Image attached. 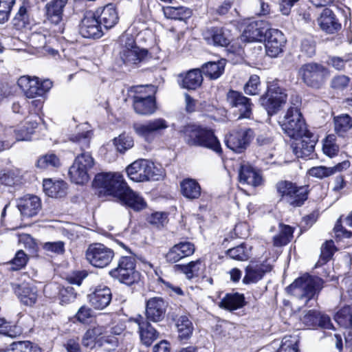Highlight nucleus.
I'll return each instance as SVG.
<instances>
[{"mask_svg": "<svg viewBox=\"0 0 352 352\" xmlns=\"http://www.w3.org/2000/svg\"><path fill=\"white\" fill-rule=\"evenodd\" d=\"M178 338L180 340H188L193 332V324L186 316H179L176 321Z\"/></svg>", "mask_w": 352, "mask_h": 352, "instance_id": "obj_42", "label": "nucleus"}, {"mask_svg": "<svg viewBox=\"0 0 352 352\" xmlns=\"http://www.w3.org/2000/svg\"><path fill=\"white\" fill-rule=\"evenodd\" d=\"M167 303L161 297L149 298L146 304V318L157 322L162 320L165 316Z\"/></svg>", "mask_w": 352, "mask_h": 352, "instance_id": "obj_23", "label": "nucleus"}, {"mask_svg": "<svg viewBox=\"0 0 352 352\" xmlns=\"http://www.w3.org/2000/svg\"><path fill=\"white\" fill-rule=\"evenodd\" d=\"M226 60L221 59L217 62L205 63L201 68V74L210 79L215 80L219 78L224 72Z\"/></svg>", "mask_w": 352, "mask_h": 352, "instance_id": "obj_41", "label": "nucleus"}, {"mask_svg": "<svg viewBox=\"0 0 352 352\" xmlns=\"http://www.w3.org/2000/svg\"><path fill=\"white\" fill-rule=\"evenodd\" d=\"M0 352H41V350L37 345L23 341L13 342L6 349L0 350Z\"/></svg>", "mask_w": 352, "mask_h": 352, "instance_id": "obj_49", "label": "nucleus"}, {"mask_svg": "<svg viewBox=\"0 0 352 352\" xmlns=\"http://www.w3.org/2000/svg\"><path fill=\"white\" fill-rule=\"evenodd\" d=\"M298 138L300 140L296 139V141L292 144L293 153L297 157H309L314 151L316 137L309 131Z\"/></svg>", "mask_w": 352, "mask_h": 352, "instance_id": "obj_22", "label": "nucleus"}, {"mask_svg": "<svg viewBox=\"0 0 352 352\" xmlns=\"http://www.w3.org/2000/svg\"><path fill=\"white\" fill-rule=\"evenodd\" d=\"M279 228V233L273 238V243L276 247L287 245L293 238L294 228L292 227L280 223Z\"/></svg>", "mask_w": 352, "mask_h": 352, "instance_id": "obj_45", "label": "nucleus"}, {"mask_svg": "<svg viewBox=\"0 0 352 352\" xmlns=\"http://www.w3.org/2000/svg\"><path fill=\"white\" fill-rule=\"evenodd\" d=\"M182 194L188 199H198L201 195V186L193 179L186 178L180 183Z\"/></svg>", "mask_w": 352, "mask_h": 352, "instance_id": "obj_39", "label": "nucleus"}, {"mask_svg": "<svg viewBox=\"0 0 352 352\" xmlns=\"http://www.w3.org/2000/svg\"><path fill=\"white\" fill-rule=\"evenodd\" d=\"M41 118L35 115L28 118L24 123L21 124L16 129H10L5 133L6 139H12L14 143L16 141H28L31 139V135L34 133V130L38 126V120Z\"/></svg>", "mask_w": 352, "mask_h": 352, "instance_id": "obj_16", "label": "nucleus"}, {"mask_svg": "<svg viewBox=\"0 0 352 352\" xmlns=\"http://www.w3.org/2000/svg\"><path fill=\"white\" fill-rule=\"evenodd\" d=\"M92 135L89 125L87 123H84L78 126V133L73 135L70 140L73 142L78 144L82 150H85L89 147Z\"/></svg>", "mask_w": 352, "mask_h": 352, "instance_id": "obj_37", "label": "nucleus"}, {"mask_svg": "<svg viewBox=\"0 0 352 352\" xmlns=\"http://www.w3.org/2000/svg\"><path fill=\"white\" fill-rule=\"evenodd\" d=\"M272 270L270 264L267 261L257 263H251L245 269V275L243 279L245 284L255 283L260 280L264 274Z\"/></svg>", "mask_w": 352, "mask_h": 352, "instance_id": "obj_28", "label": "nucleus"}, {"mask_svg": "<svg viewBox=\"0 0 352 352\" xmlns=\"http://www.w3.org/2000/svg\"><path fill=\"white\" fill-rule=\"evenodd\" d=\"M276 190L282 198L294 207L302 206L307 199V186H297L294 184L281 181L277 183Z\"/></svg>", "mask_w": 352, "mask_h": 352, "instance_id": "obj_9", "label": "nucleus"}, {"mask_svg": "<svg viewBox=\"0 0 352 352\" xmlns=\"http://www.w3.org/2000/svg\"><path fill=\"white\" fill-rule=\"evenodd\" d=\"M59 296L60 302L63 305H66L74 302L76 298L74 289L71 286L61 288L59 291Z\"/></svg>", "mask_w": 352, "mask_h": 352, "instance_id": "obj_60", "label": "nucleus"}, {"mask_svg": "<svg viewBox=\"0 0 352 352\" xmlns=\"http://www.w3.org/2000/svg\"><path fill=\"white\" fill-rule=\"evenodd\" d=\"M335 130L340 135L352 128V119L348 114H342L334 118Z\"/></svg>", "mask_w": 352, "mask_h": 352, "instance_id": "obj_50", "label": "nucleus"}, {"mask_svg": "<svg viewBox=\"0 0 352 352\" xmlns=\"http://www.w3.org/2000/svg\"><path fill=\"white\" fill-rule=\"evenodd\" d=\"M17 207L24 217H32L41 209V201L36 195H27L18 200Z\"/></svg>", "mask_w": 352, "mask_h": 352, "instance_id": "obj_24", "label": "nucleus"}, {"mask_svg": "<svg viewBox=\"0 0 352 352\" xmlns=\"http://www.w3.org/2000/svg\"><path fill=\"white\" fill-rule=\"evenodd\" d=\"M126 173L130 179L136 182L148 180L157 181L163 177L161 168L151 161L144 159L138 160L126 167Z\"/></svg>", "mask_w": 352, "mask_h": 352, "instance_id": "obj_5", "label": "nucleus"}, {"mask_svg": "<svg viewBox=\"0 0 352 352\" xmlns=\"http://www.w3.org/2000/svg\"><path fill=\"white\" fill-rule=\"evenodd\" d=\"M43 190L51 197L59 198L64 197L67 192V184L62 180L53 182L51 179L43 180Z\"/></svg>", "mask_w": 352, "mask_h": 352, "instance_id": "obj_35", "label": "nucleus"}, {"mask_svg": "<svg viewBox=\"0 0 352 352\" xmlns=\"http://www.w3.org/2000/svg\"><path fill=\"white\" fill-rule=\"evenodd\" d=\"M279 122L283 131L291 138L298 139L309 132L302 116L297 107H290Z\"/></svg>", "mask_w": 352, "mask_h": 352, "instance_id": "obj_8", "label": "nucleus"}, {"mask_svg": "<svg viewBox=\"0 0 352 352\" xmlns=\"http://www.w3.org/2000/svg\"><path fill=\"white\" fill-rule=\"evenodd\" d=\"M168 124L163 118L150 120L145 123H135L133 128L137 135L147 142L154 139L155 134L160 133L166 129Z\"/></svg>", "mask_w": 352, "mask_h": 352, "instance_id": "obj_15", "label": "nucleus"}, {"mask_svg": "<svg viewBox=\"0 0 352 352\" xmlns=\"http://www.w3.org/2000/svg\"><path fill=\"white\" fill-rule=\"evenodd\" d=\"M287 94L282 89L275 85L268 87L267 93L260 98L261 104L266 109L268 115L276 113L279 108L286 102Z\"/></svg>", "mask_w": 352, "mask_h": 352, "instance_id": "obj_14", "label": "nucleus"}, {"mask_svg": "<svg viewBox=\"0 0 352 352\" xmlns=\"http://www.w3.org/2000/svg\"><path fill=\"white\" fill-rule=\"evenodd\" d=\"M204 38L210 45L227 46L231 41L228 32L222 28L212 27L204 32Z\"/></svg>", "mask_w": 352, "mask_h": 352, "instance_id": "obj_27", "label": "nucleus"}, {"mask_svg": "<svg viewBox=\"0 0 352 352\" xmlns=\"http://www.w3.org/2000/svg\"><path fill=\"white\" fill-rule=\"evenodd\" d=\"M101 25L95 12H87L81 21L80 33L85 38H99L103 34Z\"/></svg>", "mask_w": 352, "mask_h": 352, "instance_id": "obj_17", "label": "nucleus"}, {"mask_svg": "<svg viewBox=\"0 0 352 352\" xmlns=\"http://www.w3.org/2000/svg\"><path fill=\"white\" fill-rule=\"evenodd\" d=\"M239 181L252 186H258L262 183L260 173L249 164H243L239 170Z\"/></svg>", "mask_w": 352, "mask_h": 352, "instance_id": "obj_32", "label": "nucleus"}, {"mask_svg": "<svg viewBox=\"0 0 352 352\" xmlns=\"http://www.w3.org/2000/svg\"><path fill=\"white\" fill-rule=\"evenodd\" d=\"M133 109L136 113L142 116H150L156 111L155 99H147L133 102Z\"/></svg>", "mask_w": 352, "mask_h": 352, "instance_id": "obj_47", "label": "nucleus"}, {"mask_svg": "<svg viewBox=\"0 0 352 352\" xmlns=\"http://www.w3.org/2000/svg\"><path fill=\"white\" fill-rule=\"evenodd\" d=\"M270 29L264 21H252L246 26L241 38L247 42L262 41Z\"/></svg>", "mask_w": 352, "mask_h": 352, "instance_id": "obj_19", "label": "nucleus"}, {"mask_svg": "<svg viewBox=\"0 0 352 352\" xmlns=\"http://www.w3.org/2000/svg\"><path fill=\"white\" fill-rule=\"evenodd\" d=\"M17 85L27 98H35L47 92L52 87V82L49 79L39 80L35 76H23L18 79Z\"/></svg>", "mask_w": 352, "mask_h": 352, "instance_id": "obj_10", "label": "nucleus"}, {"mask_svg": "<svg viewBox=\"0 0 352 352\" xmlns=\"http://www.w3.org/2000/svg\"><path fill=\"white\" fill-rule=\"evenodd\" d=\"M337 323L344 328L352 325V312L349 307H345L339 310L334 316Z\"/></svg>", "mask_w": 352, "mask_h": 352, "instance_id": "obj_52", "label": "nucleus"}, {"mask_svg": "<svg viewBox=\"0 0 352 352\" xmlns=\"http://www.w3.org/2000/svg\"><path fill=\"white\" fill-rule=\"evenodd\" d=\"M252 246L242 243L227 250L226 254L232 259L247 261L251 256Z\"/></svg>", "mask_w": 352, "mask_h": 352, "instance_id": "obj_46", "label": "nucleus"}, {"mask_svg": "<svg viewBox=\"0 0 352 352\" xmlns=\"http://www.w3.org/2000/svg\"><path fill=\"white\" fill-rule=\"evenodd\" d=\"M67 0H52L45 5L47 19L58 27L55 31L63 32V9Z\"/></svg>", "mask_w": 352, "mask_h": 352, "instance_id": "obj_21", "label": "nucleus"}, {"mask_svg": "<svg viewBox=\"0 0 352 352\" xmlns=\"http://www.w3.org/2000/svg\"><path fill=\"white\" fill-rule=\"evenodd\" d=\"M300 320L307 328H315L318 327V312L310 310L306 313Z\"/></svg>", "mask_w": 352, "mask_h": 352, "instance_id": "obj_63", "label": "nucleus"}, {"mask_svg": "<svg viewBox=\"0 0 352 352\" xmlns=\"http://www.w3.org/2000/svg\"><path fill=\"white\" fill-rule=\"evenodd\" d=\"M94 186L100 189V192H104L118 198L127 184L119 173H102L96 175Z\"/></svg>", "mask_w": 352, "mask_h": 352, "instance_id": "obj_6", "label": "nucleus"}, {"mask_svg": "<svg viewBox=\"0 0 352 352\" xmlns=\"http://www.w3.org/2000/svg\"><path fill=\"white\" fill-rule=\"evenodd\" d=\"M253 137L254 132L251 129H237L226 137L225 142L230 149L240 153L247 148Z\"/></svg>", "mask_w": 352, "mask_h": 352, "instance_id": "obj_13", "label": "nucleus"}, {"mask_svg": "<svg viewBox=\"0 0 352 352\" xmlns=\"http://www.w3.org/2000/svg\"><path fill=\"white\" fill-rule=\"evenodd\" d=\"M301 52L309 57L316 53V42L312 37L305 38L301 42Z\"/></svg>", "mask_w": 352, "mask_h": 352, "instance_id": "obj_62", "label": "nucleus"}, {"mask_svg": "<svg viewBox=\"0 0 352 352\" xmlns=\"http://www.w3.org/2000/svg\"><path fill=\"white\" fill-rule=\"evenodd\" d=\"M195 245L189 241H182L173 245L166 253L167 262L175 263L181 259L192 255L195 252Z\"/></svg>", "mask_w": 352, "mask_h": 352, "instance_id": "obj_26", "label": "nucleus"}, {"mask_svg": "<svg viewBox=\"0 0 352 352\" xmlns=\"http://www.w3.org/2000/svg\"><path fill=\"white\" fill-rule=\"evenodd\" d=\"M21 302L28 306L33 305L37 299V293L35 287L28 285H20L16 290Z\"/></svg>", "mask_w": 352, "mask_h": 352, "instance_id": "obj_43", "label": "nucleus"}, {"mask_svg": "<svg viewBox=\"0 0 352 352\" xmlns=\"http://www.w3.org/2000/svg\"><path fill=\"white\" fill-rule=\"evenodd\" d=\"M74 162L89 173L94 166V160L89 153L85 152L78 155Z\"/></svg>", "mask_w": 352, "mask_h": 352, "instance_id": "obj_58", "label": "nucleus"}, {"mask_svg": "<svg viewBox=\"0 0 352 352\" xmlns=\"http://www.w3.org/2000/svg\"><path fill=\"white\" fill-rule=\"evenodd\" d=\"M297 336H285L277 352H298Z\"/></svg>", "mask_w": 352, "mask_h": 352, "instance_id": "obj_53", "label": "nucleus"}, {"mask_svg": "<svg viewBox=\"0 0 352 352\" xmlns=\"http://www.w3.org/2000/svg\"><path fill=\"white\" fill-rule=\"evenodd\" d=\"M120 58L126 65L136 67L147 59L148 51L138 47L133 38L126 36L124 45L120 52Z\"/></svg>", "mask_w": 352, "mask_h": 352, "instance_id": "obj_12", "label": "nucleus"}, {"mask_svg": "<svg viewBox=\"0 0 352 352\" xmlns=\"http://www.w3.org/2000/svg\"><path fill=\"white\" fill-rule=\"evenodd\" d=\"M60 165L59 159L56 155L51 153L45 155L38 160L37 166L41 168L57 167Z\"/></svg>", "mask_w": 352, "mask_h": 352, "instance_id": "obj_59", "label": "nucleus"}, {"mask_svg": "<svg viewBox=\"0 0 352 352\" xmlns=\"http://www.w3.org/2000/svg\"><path fill=\"white\" fill-rule=\"evenodd\" d=\"M260 78L257 75H252L244 85V92L250 96H255L260 92Z\"/></svg>", "mask_w": 352, "mask_h": 352, "instance_id": "obj_57", "label": "nucleus"}, {"mask_svg": "<svg viewBox=\"0 0 352 352\" xmlns=\"http://www.w3.org/2000/svg\"><path fill=\"white\" fill-rule=\"evenodd\" d=\"M113 256V251L102 243L91 244L85 252V257L88 263L98 268L108 266Z\"/></svg>", "mask_w": 352, "mask_h": 352, "instance_id": "obj_11", "label": "nucleus"}, {"mask_svg": "<svg viewBox=\"0 0 352 352\" xmlns=\"http://www.w3.org/2000/svg\"><path fill=\"white\" fill-rule=\"evenodd\" d=\"M317 21L321 30L328 34H333L341 28L333 11L329 8L322 11Z\"/></svg>", "mask_w": 352, "mask_h": 352, "instance_id": "obj_30", "label": "nucleus"}, {"mask_svg": "<svg viewBox=\"0 0 352 352\" xmlns=\"http://www.w3.org/2000/svg\"><path fill=\"white\" fill-rule=\"evenodd\" d=\"M100 23L106 29L113 28L118 21V14L113 4H107L103 8H98L95 12Z\"/></svg>", "mask_w": 352, "mask_h": 352, "instance_id": "obj_31", "label": "nucleus"}, {"mask_svg": "<svg viewBox=\"0 0 352 352\" xmlns=\"http://www.w3.org/2000/svg\"><path fill=\"white\" fill-rule=\"evenodd\" d=\"M69 175L71 180L76 184H83L89 179V173L74 161L69 169Z\"/></svg>", "mask_w": 352, "mask_h": 352, "instance_id": "obj_48", "label": "nucleus"}, {"mask_svg": "<svg viewBox=\"0 0 352 352\" xmlns=\"http://www.w3.org/2000/svg\"><path fill=\"white\" fill-rule=\"evenodd\" d=\"M245 305V297L237 292L227 294L219 302V307L232 311L240 309Z\"/></svg>", "mask_w": 352, "mask_h": 352, "instance_id": "obj_38", "label": "nucleus"}, {"mask_svg": "<svg viewBox=\"0 0 352 352\" xmlns=\"http://www.w3.org/2000/svg\"><path fill=\"white\" fill-rule=\"evenodd\" d=\"M22 329L16 325L11 326L4 318H0V333L16 338L22 333Z\"/></svg>", "mask_w": 352, "mask_h": 352, "instance_id": "obj_56", "label": "nucleus"}, {"mask_svg": "<svg viewBox=\"0 0 352 352\" xmlns=\"http://www.w3.org/2000/svg\"><path fill=\"white\" fill-rule=\"evenodd\" d=\"M350 166V162L347 160L338 163L337 165L332 167H327L324 166H314L308 170L310 176L318 179H323L334 175L337 172H340L343 170L347 169Z\"/></svg>", "mask_w": 352, "mask_h": 352, "instance_id": "obj_33", "label": "nucleus"}, {"mask_svg": "<svg viewBox=\"0 0 352 352\" xmlns=\"http://www.w3.org/2000/svg\"><path fill=\"white\" fill-rule=\"evenodd\" d=\"M164 16L170 19L183 21L190 17L191 10L184 6H166L163 8Z\"/></svg>", "mask_w": 352, "mask_h": 352, "instance_id": "obj_44", "label": "nucleus"}, {"mask_svg": "<svg viewBox=\"0 0 352 352\" xmlns=\"http://www.w3.org/2000/svg\"><path fill=\"white\" fill-rule=\"evenodd\" d=\"M116 242L133 256H122L118 261L117 267L111 270L109 274L120 283L131 285L139 279V274L135 270V259L133 256L135 253L124 243L119 240H116Z\"/></svg>", "mask_w": 352, "mask_h": 352, "instance_id": "obj_3", "label": "nucleus"}, {"mask_svg": "<svg viewBox=\"0 0 352 352\" xmlns=\"http://www.w3.org/2000/svg\"><path fill=\"white\" fill-rule=\"evenodd\" d=\"M179 78L181 86L186 89H196L203 81L201 72L198 69L190 70L185 74H180Z\"/></svg>", "mask_w": 352, "mask_h": 352, "instance_id": "obj_34", "label": "nucleus"}, {"mask_svg": "<svg viewBox=\"0 0 352 352\" xmlns=\"http://www.w3.org/2000/svg\"><path fill=\"white\" fill-rule=\"evenodd\" d=\"M227 100L232 107L237 108L239 119L250 118L252 103L250 98L239 91L230 90L227 94Z\"/></svg>", "mask_w": 352, "mask_h": 352, "instance_id": "obj_20", "label": "nucleus"}, {"mask_svg": "<svg viewBox=\"0 0 352 352\" xmlns=\"http://www.w3.org/2000/svg\"><path fill=\"white\" fill-rule=\"evenodd\" d=\"M120 333L104 326L89 329L83 336L82 344L85 347L94 349L95 352H112L118 344L116 335Z\"/></svg>", "mask_w": 352, "mask_h": 352, "instance_id": "obj_1", "label": "nucleus"}, {"mask_svg": "<svg viewBox=\"0 0 352 352\" xmlns=\"http://www.w3.org/2000/svg\"><path fill=\"white\" fill-rule=\"evenodd\" d=\"M201 266V261L198 259L191 261L187 265H176L175 268L186 274L188 279L198 275Z\"/></svg>", "mask_w": 352, "mask_h": 352, "instance_id": "obj_51", "label": "nucleus"}, {"mask_svg": "<svg viewBox=\"0 0 352 352\" xmlns=\"http://www.w3.org/2000/svg\"><path fill=\"white\" fill-rule=\"evenodd\" d=\"M43 248L48 252L62 254L65 252V243L60 241L46 242L43 245Z\"/></svg>", "mask_w": 352, "mask_h": 352, "instance_id": "obj_64", "label": "nucleus"}, {"mask_svg": "<svg viewBox=\"0 0 352 352\" xmlns=\"http://www.w3.org/2000/svg\"><path fill=\"white\" fill-rule=\"evenodd\" d=\"M112 294L111 289L107 286L100 285L88 295V299L91 306L102 310L106 308L111 302Z\"/></svg>", "mask_w": 352, "mask_h": 352, "instance_id": "obj_25", "label": "nucleus"}, {"mask_svg": "<svg viewBox=\"0 0 352 352\" xmlns=\"http://www.w3.org/2000/svg\"><path fill=\"white\" fill-rule=\"evenodd\" d=\"M14 3L15 0H0V23H3L8 20Z\"/></svg>", "mask_w": 352, "mask_h": 352, "instance_id": "obj_61", "label": "nucleus"}, {"mask_svg": "<svg viewBox=\"0 0 352 352\" xmlns=\"http://www.w3.org/2000/svg\"><path fill=\"white\" fill-rule=\"evenodd\" d=\"M182 133L188 145L206 147L216 153L221 151L220 142L210 129L192 124L184 126Z\"/></svg>", "mask_w": 352, "mask_h": 352, "instance_id": "obj_2", "label": "nucleus"}, {"mask_svg": "<svg viewBox=\"0 0 352 352\" xmlns=\"http://www.w3.org/2000/svg\"><path fill=\"white\" fill-rule=\"evenodd\" d=\"M118 199L124 204L133 208L134 210H141L146 208V203L139 193L131 189L128 185L121 192Z\"/></svg>", "mask_w": 352, "mask_h": 352, "instance_id": "obj_29", "label": "nucleus"}, {"mask_svg": "<svg viewBox=\"0 0 352 352\" xmlns=\"http://www.w3.org/2000/svg\"><path fill=\"white\" fill-rule=\"evenodd\" d=\"M298 75L308 87L320 89L329 78V72L324 65L312 62L302 65L298 70Z\"/></svg>", "mask_w": 352, "mask_h": 352, "instance_id": "obj_7", "label": "nucleus"}, {"mask_svg": "<svg viewBox=\"0 0 352 352\" xmlns=\"http://www.w3.org/2000/svg\"><path fill=\"white\" fill-rule=\"evenodd\" d=\"M155 87L153 85H138L130 87L129 89V97L134 101H140L147 99H155L153 94Z\"/></svg>", "mask_w": 352, "mask_h": 352, "instance_id": "obj_40", "label": "nucleus"}, {"mask_svg": "<svg viewBox=\"0 0 352 352\" xmlns=\"http://www.w3.org/2000/svg\"><path fill=\"white\" fill-rule=\"evenodd\" d=\"M135 321L139 327L140 336L142 343L146 346H150L158 338V333L147 321L143 320L142 318L136 319Z\"/></svg>", "mask_w": 352, "mask_h": 352, "instance_id": "obj_36", "label": "nucleus"}, {"mask_svg": "<svg viewBox=\"0 0 352 352\" xmlns=\"http://www.w3.org/2000/svg\"><path fill=\"white\" fill-rule=\"evenodd\" d=\"M323 280L318 276L305 274L292 283L288 289L297 298L304 300V304L318 296L323 287Z\"/></svg>", "mask_w": 352, "mask_h": 352, "instance_id": "obj_4", "label": "nucleus"}, {"mask_svg": "<svg viewBox=\"0 0 352 352\" xmlns=\"http://www.w3.org/2000/svg\"><path fill=\"white\" fill-rule=\"evenodd\" d=\"M265 41L266 54L270 57L275 58L283 52L286 38L281 31L277 29H270Z\"/></svg>", "mask_w": 352, "mask_h": 352, "instance_id": "obj_18", "label": "nucleus"}, {"mask_svg": "<svg viewBox=\"0 0 352 352\" xmlns=\"http://www.w3.org/2000/svg\"><path fill=\"white\" fill-rule=\"evenodd\" d=\"M113 143L117 150L120 153H124L134 145L133 138L126 133L120 134L118 138H115Z\"/></svg>", "mask_w": 352, "mask_h": 352, "instance_id": "obj_54", "label": "nucleus"}, {"mask_svg": "<svg viewBox=\"0 0 352 352\" xmlns=\"http://www.w3.org/2000/svg\"><path fill=\"white\" fill-rule=\"evenodd\" d=\"M336 138L334 135H329L324 140L322 151L329 157H333L339 152V146L336 143Z\"/></svg>", "mask_w": 352, "mask_h": 352, "instance_id": "obj_55", "label": "nucleus"}]
</instances>
